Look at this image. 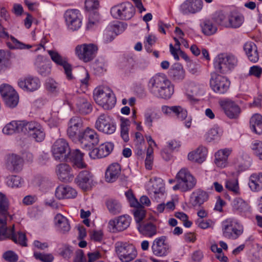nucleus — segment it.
Returning a JSON list of instances; mask_svg holds the SVG:
<instances>
[{"instance_id":"4c0bfd02","label":"nucleus","mask_w":262,"mask_h":262,"mask_svg":"<svg viewBox=\"0 0 262 262\" xmlns=\"http://www.w3.org/2000/svg\"><path fill=\"white\" fill-rule=\"evenodd\" d=\"M244 50L248 58L253 62H256L259 59L257 48L255 44L252 42H246L244 46Z\"/></svg>"},{"instance_id":"423d86ee","label":"nucleus","mask_w":262,"mask_h":262,"mask_svg":"<svg viewBox=\"0 0 262 262\" xmlns=\"http://www.w3.org/2000/svg\"><path fill=\"white\" fill-rule=\"evenodd\" d=\"M6 223L5 220L0 219V240L8 237L16 244L23 246H27V238L25 234L21 232L15 233L14 226L12 229H8L6 227Z\"/></svg>"},{"instance_id":"b1692460","label":"nucleus","mask_w":262,"mask_h":262,"mask_svg":"<svg viewBox=\"0 0 262 262\" xmlns=\"http://www.w3.org/2000/svg\"><path fill=\"white\" fill-rule=\"evenodd\" d=\"M93 175L88 170H82L75 179L76 184L84 191L90 189L93 185Z\"/></svg>"},{"instance_id":"4d7b16f0","label":"nucleus","mask_w":262,"mask_h":262,"mask_svg":"<svg viewBox=\"0 0 262 262\" xmlns=\"http://www.w3.org/2000/svg\"><path fill=\"white\" fill-rule=\"evenodd\" d=\"M99 19V14L97 12L90 13L89 15L88 22L86 25L88 30H92L96 26Z\"/></svg>"},{"instance_id":"9d476101","label":"nucleus","mask_w":262,"mask_h":262,"mask_svg":"<svg viewBox=\"0 0 262 262\" xmlns=\"http://www.w3.org/2000/svg\"><path fill=\"white\" fill-rule=\"evenodd\" d=\"M97 46L94 43H83L77 45L75 49L76 55L84 62L92 60L96 56Z\"/></svg>"},{"instance_id":"338daca9","label":"nucleus","mask_w":262,"mask_h":262,"mask_svg":"<svg viewBox=\"0 0 262 262\" xmlns=\"http://www.w3.org/2000/svg\"><path fill=\"white\" fill-rule=\"evenodd\" d=\"M262 74V68L258 66H253L250 67L248 75L259 78Z\"/></svg>"},{"instance_id":"6e6d98bb","label":"nucleus","mask_w":262,"mask_h":262,"mask_svg":"<svg viewBox=\"0 0 262 262\" xmlns=\"http://www.w3.org/2000/svg\"><path fill=\"white\" fill-rule=\"evenodd\" d=\"M251 148L254 154L259 159L262 160V141L259 140L253 141L251 143Z\"/></svg>"},{"instance_id":"f704fd0d","label":"nucleus","mask_w":262,"mask_h":262,"mask_svg":"<svg viewBox=\"0 0 262 262\" xmlns=\"http://www.w3.org/2000/svg\"><path fill=\"white\" fill-rule=\"evenodd\" d=\"M207 152V148L201 145L195 150L188 154V159L190 161L198 163H202L205 160Z\"/></svg>"},{"instance_id":"8fccbe9b","label":"nucleus","mask_w":262,"mask_h":262,"mask_svg":"<svg viewBox=\"0 0 262 262\" xmlns=\"http://www.w3.org/2000/svg\"><path fill=\"white\" fill-rule=\"evenodd\" d=\"M45 85L47 90L51 93L56 94L59 92L60 85L52 78L47 79Z\"/></svg>"},{"instance_id":"603ef678","label":"nucleus","mask_w":262,"mask_h":262,"mask_svg":"<svg viewBox=\"0 0 262 262\" xmlns=\"http://www.w3.org/2000/svg\"><path fill=\"white\" fill-rule=\"evenodd\" d=\"M7 185L11 187H19L23 182L21 178L18 176H9L6 179Z\"/></svg>"},{"instance_id":"f8f14e48","label":"nucleus","mask_w":262,"mask_h":262,"mask_svg":"<svg viewBox=\"0 0 262 262\" xmlns=\"http://www.w3.org/2000/svg\"><path fill=\"white\" fill-rule=\"evenodd\" d=\"M0 93L5 105L10 107H16L19 102L17 92L10 85L3 84L0 86Z\"/></svg>"},{"instance_id":"0e129e2a","label":"nucleus","mask_w":262,"mask_h":262,"mask_svg":"<svg viewBox=\"0 0 262 262\" xmlns=\"http://www.w3.org/2000/svg\"><path fill=\"white\" fill-rule=\"evenodd\" d=\"M115 37V35L108 26L105 29L103 33V41L105 43L111 42Z\"/></svg>"},{"instance_id":"a18cd8bd","label":"nucleus","mask_w":262,"mask_h":262,"mask_svg":"<svg viewBox=\"0 0 262 262\" xmlns=\"http://www.w3.org/2000/svg\"><path fill=\"white\" fill-rule=\"evenodd\" d=\"M162 112L166 115L171 113L176 115H186L188 113L186 109L180 105L168 106L163 105L161 107Z\"/></svg>"},{"instance_id":"f03ea898","label":"nucleus","mask_w":262,"mask_h":262,"mask_svg":"<svg viewBox=\"0 0 262 262\" xmlns=\"http://www.w3.org/2000/svg\"><path fill=\"white\" fill-rule=\"evenodd\" d=\"M93 98L96 103L105 110H111L116 102L113 92L110 88L105 86L96 88L93 92Z\"/></svg>"},{"instance_id":"20e7f679","label":"nucleus","mask_w":262,"mask_h":262,"mask_svg":"<svg viewBox=\"0 0 262 262\" xmlns=\"http://www.w3.org/2000/svg\"><path fill=\"white\" fill-rule=\"evenodd\" d=\"M237 64L236 57L232 54L226 53L219 54L213 62L214 69L222 74L230 73Z\"/></svg>"},{"instance_id":"052dcab7","label":"nucleus","mask_w":262,"mask_h":262,"mask_svg":"<svg viewBox=\"0 0 262 262\" xmlns=\"http://www.w3.org/2000/svg\"><path fill=\"white\" fill-rule=\"evenodd\" d=\"M219 137V128L216 126L209 130L205 136V140L209 142L216 140Z\"/></svg>"},{"instance_id":"5701e85b","label":"nucleus","mask_w":262,"mask_h":262,"mask_svg":"<svg viewBox=\"0 0 262 262\" xmlns=\"http://www.w3.org/2000/svg\"><path fill=\"white\" fill-rule=\"evenodd\" d=\"M203 7L202 0H186L180 6L183 14H195L200 12Z\"/></svg>"},{"instance_id":"ddd939ff","label":"nucleus","mask_w":262,"mask_h":262,"mask_svg":"<svg viewBox=\"0 0 262 262\" xmlns=\"http://www.w3.org/2000/svg\"><path fill=\"white\" fill-rule=\"evenodd\" d=\"M24 126L23 132H27L30 137L37 142H41L46 136L45 132L42 126L38 122L31 121L28 122L24 120Z\"/></svg>"},{"instance_id":"de8ad7c7","label":"nucleus","mask_w":262,"mask_h":262,"mask_svg":"<svg viewBox=\"0 0 262 262\" xmlns=\"http://www.w3.org/2000/svg\"><path fill=\"white\" fill-rule=\"evenodd\" d=\"M225 188L235 195L240 194V189L237 179H229L227 180Z\"/></svg>"},{"instance_id":"e433bc0d","label":"nucleus","mask_w":262,"mask_h":262,"mask_svg":"<svg viewBox=\"0 0 262 262\" xmlns=\"http://www.w3.org/2000/svg\"><path fill=\"white\" fill-rule=\"evenodd\" d=\"M71 168L66 163H61L57 165L56 172L58 178L62 181L67 182L73 178V175L71 173Z\"/></svg>"},{"instance_id":"412c9836","label":"nucleus","mask_w":262,"mask_h":262,"mask_svg":"<svg viewBox=\"0 0 262 262\" xmlns=\"http://www.w3.org/2000/svg\"><path fill=\"white\" fill-rule=\"evenodd\" d=\"M131 220V217L128 215H121L109 221L108 228L112 232L123 231L129 226Z\"/></svg>"},{"instance_id":"aec40b11","label":"nucleus","mask_w":262,"mask_h":262,"mask_svg":"<svg viewBox=\"0 0 262 262\" xmlns=\"http://www.w3.org/2000/svg\"><path fill=\"white\" fill-rule=\"evenodd\" d=\"M17 84L24 91L27 92L37 91L41 85L40 80L37 77L31 76L19 79Z\"/></svg>"},{"instance_id":"6e6552de","label":"nucleus","mask_w":262,"mask_h":262,"mask_svg":"<svg viewBox=\"0 0 262 262\" xmlns=\"http://www.w3.org/2000/svg\"><path fill=\"white\" fill-rule=\"evenodd\" d=\"M116 253L123 262H129L136 258L137 251L135 246L126 242H118L115 244Z\"/></svg>"},{"instance_id":"c9c22d12","label":"nucleus","mask_w":262,"mask_h":262,"mask_svg":"<svg viewBox=\"0 0 262 262\" xmlns=\"http://www.w3.org/2000/svg\"><path fill=\"white\" fill-rule=\"evenodd\" d=\"M169 75L173 81L180 82L185 78V70L181 64L176 63L170 68Z\"/></svg>"},{"instance_id":"69168bd1","label":"nucleus","mask_w":262,"mask_h":262,"mask_svg":"<svg viewBox=\"0 0 262 262\" xmlns=\"http://www.w3.org/2000/svg\"><path fill=\"white\" fill-rule=\"evenodd\" d=\"M99 6L98 0H85V7L88 11L97 9Z\"/></svg>"},{"instance_id":"6ab92c4d","label":"nucleus","mask_w":262,"mask_h":262,"mask_svg":"<svg viewBox=\"0 0 262 262\" xmlns=\"http://www.w3.org/2000/svg\"><path fill=\"white\" fill-rule=\"evenodd\" d=\"M0 38L6 39V44L8 47L10 49H30L32 46L30 45H26L22 42L19 41L14 36L9 35L6 31V29L2 25L0 26Z\"/></svg>"},{"instance_id":"58836bf2","label":"nucleus","mask_w":262,"mask_h":262,"mask_svg":"<svg viewBox=\"0 0 262 262\" xmlns=\"http://www.w3.org/2000/svg\"><path fill=\"white\" fill-rule=\"evenodd\" d=\"M203 33L207 36L215 34L217 30V25L212 18L203 20L200 24Z\"/></svg>"},{"instance_id":"37998d69","label":"nucleus","mask_w":262,"mask_h":262,"mask_svg":"<svg viewBox=\"0 0 262 262\" xmlns=\"http://www.w3.org/2000/svg\"><path fill=\"white\" fill-rule=\"evenodd\" d=\"M244 21V17L242 15L236 12H231L228 17V27L238 28Z\"/></svg>"},{"instance_id":"473e14b6","label":"nucleus","mask_w":262,"mask_h":262,"mask_svg":"<svg viewBox=\"0 0 262 262\" xmlns=\"http://www.w3.org/2000/svg\"><path fill=\"white\" fill-rule=\"evenodd\" d=\"M230 148H224L219 150L215 153L214 163L219 167L224 168L228 165V158L231 153Z\"/></svg>"},{"instance_id":"a211bd4d","label":"nucleus","mask_w":262,"mask_h":262,"mask_svg":"<svg viewBox=\"0 0 262 262\" xmlns=\"http://www.w3.org/2000/svg\"><path fill=\"white\" fill-rule=\"evenodd\" d=\"M47 52L54 62L63 67L67 78L68 79H72L73 78L72 68L71 65L68 62L67 58L61 56L56 50H48Z\"/></svg>"},{"instance_id":"7c9ffc66","label":"nucleus","mask_w":262,"mask_h":262,"mask_svg":"<svg viewBox=\"0 0 262 262\" xmlns=\"http://www.w3.org/2000/svg\"><path fill=\"white\" fill-rule=\"evenodd\" d=\"M77 195V191L72 187L63 185L57 187L55 191L56 197L60 200L64 199H73Z\"/></svg>"},{"instance_id":"72a5a7b5","label":"nucleus","mask_w":262,"mask_h":262,"mask_svg":"<svg viewBox=\"0 0 262 262\" xmlns=\"http://www.w3.org/2000/svg\"><path fill=\"white\" fill-rule=\"evenodd\" d=\"M121 168L118 163H113L106 170L105 178L106 182L113 183L117 180L121 173Z\"/></svg>"},{"instance_id":"13d9d810","label":"nucleus","mask_w":262,"mask_h":262,"mask_svg":"<svg viewBox=\"0 0 262 262\" xmlns=\"http://www.w3.org/2000/svg\"><path fill=\"white\" fill-rule=\"evenodd\" d=\"M33 256L36 260L41 262H52L54 259V257L51 254H45L35 251L33 253Z\"/></svg>"},{"instance_id":"0eeeda50","label":"nucleus","mask_w":262,"mask_h":262,"mask_svg":"<svg viewBox=\"0 0 262 262\" xmlns=\"http://www.w3.org/2000/svg\"><path fill=\"white\" fill-rule=\"evenodd\" d=\"M76 140L80 143L81 146L85 150H91L98 144L99 136L96 132L90 127H86L78 135Z\"/></svg>"},{"instance_id":"c85d7f7f","label":"nucleus","mask_w":262,"mask_h":262,"mask_svg":"<svg viewBox=\"0 0 262 262\" xmlns=\"http://www.w3.org/2000/svg\"><path fill=\"white\" fill-rule=\"evenodd\" d=\"M23 163V159L20 157L12 154L8 159L6 167L10 172L17 173L21 170Z\"/></svg>"},{"instance_id":"774afa93","label":"nucleus","mask_w":262,"mask_h":262,"mask_svg":"<svg viewBox=\"0 0 262 262\" xmlns=\"http://www.w3.org/2000/svg\"><path fill=\"white\" fill-rule=\"evenodd\" d=\"M125 195L127 199L129 200L130 206L132 207H137L139 206H141V204L135 198L132 191L128 190L127 192H125Z\"/></svg>"},{"instance_id":"3c124183","label":"nucleus","mask_w":262,"mask_h":262,"mask_svg":"<svg viewBox=\"0 0 262 262\" xmlns=\"http://www.w3.org/2000/svg\"><path fill=\"white\" fill-rule=\"evenodd\" d=\"M186 91L189 98L194 100V97L199 93V86L191 82L186 86Z\"/></svg>"},{"instance_id":"39448f33","label":"nucleus","mask_w":262,"mask_h":262,"mask_svg":"<svg viewBox=\"0 0 262 262\" xmlns=\"http://www.w3.org/2000/svg\"><path fill=\"white\" fill-rule=\"evenodd\" d=\"M223 236L231 239H236L244 231L243 225L233 218H228L222 222Z\"/></svg>"},{"instance_id":"ea45409f","label":"nucleus","mask_w":262,"mask_h":262,"mask_svg":"<svg viewBox=\"0 0 262 262\" xmlns=\"http://www.w3.org/2000/svg\"><path fill=\"white\" fill-rule=\"evenodd\" d=\"M24 120L12 121L7 124L3 129V132L6 135H12L16 131L23 132Z\"/></svg>"},{"instance_id":"49530a36","label":"nucleus","mask_w":262,"mask_h":262,"mask_svg":"<svg viewBox=\"0 0 262 262\" xmlns=\"http://www.w3.org/2000/svg\"><path fill=\"white\" fill-rule=\"evenodd\" d=\"M106 205L109 212L114 215L119 214L121 211V204L116 200L109 199L106 201Z\"/></svg>"},{"instance_id":"79ce46f5","label":"nucleus","mask_w":262,"mask_h":262,"mask_svg":"<svg viewBox=\"0 0 262 262\" xmlns=\"http://www.w3.org/2000/svg\"><path fill=\"white\" fill-rule=\"evenodd\" d=\"M9 208V202L6 195L0 192V214L2 217L0 219H4L7 221V217L9 216L10 220L12 216L8 213Z\"/></svg>"},{"instance_id":"a19ab883","label":"nucleus","mask_w":262,"mask_h":262,"mask_svg":"<svg viewBox=\"0 0 262 262\" xmlns=\"http://www.w3.org/2000/svg\"><path fill=\"white\" fill-rule=\"evenodd\" d=\"M249 186L253 191H259L262 189V172L255 173L250 177Z\"/></svg>"},{"instance_id":"4468645a","label":"nucleus","mask_w":262,"mask_h":262,"mask_svg":"<svg viewBox=\"0 0 262 262\" xmlns=\"http://www.w3.org/2000/svg\"><path fill=\"white\" fill-rule=\"evenodd\" d=\"M71 149L68 142L64 139H58L52 147L54 158L60 161H67V157Z\"/></svg>"},{"instance_id":"393cba45","label":"nucleus","mask_w":262,"mask_h":262,"mask_svg":"<svg viewBox=\"0 0 262 262\" xmlns=\"http://www.w3.org/2000/svg\"><path fill=\"white\" fill-rule=\"evenodd\" d=\"M114 144L112 142H106L101 144L98 148L93 149L89 155L93 158H102L108 156L113 151Z\"/></svg>"},{"instance_id":"9b49d317","label":"nucleus","mask_w":262,"mask_h":262,"mask_svg":"<svg viewBox=\"0 0 262 262\" xmlns=\"http://www.w3.org/2000/svg\"><path fill=\"white\" fill-rule=\"evenodd\" d=\"M210 86L212 90L217 94L226 93L230 86V81L225 76H222L216 73L210 74Z\"/></svg>"},{"instance_id":"864d4df0","label":"nucleus","mask_w":262,"mask_h":262,"mask_svg":"<svg viewBox=\"0 0 262 262\" xmlns=\"http://www.w3.org/2000/svg\"><path fill=\"white\" fill-rule=\"evenodd\" d=\"M134 207L135 208L134 209V215L135 220L138 225V224L142 222L141 221L145 217V211L142 205H141V206Z\"/></svg>"},{"instance_id":"c756f323","label":"nucleus","mask_w":262,"mask_h":262,"mask_svg":"<svg viewBox=\"0 0 262 262\" xmlns=\"http://www.w3.org/2000/svg\"><path fill=\"white\" fill-rule=\"evenodd\" d=\"M137 228L140 234L152 237L157 233V227L151 222H143L137 225Z\"/></svg>"},{"instance_id":"f3484780","label":"nucleus","mask_w":262,"mask_h":262,"mask_svg":"<svg viewBox=\"0 0 262 262\" xmlns=\"http://www.w3.org/2000/svg\"><path fill=\"white\" fill-rule=\"evenodd\" d=\"M151 250L153 254L157 256H166L170 252L167 237L163 235L155 238L152 244Z\"/></svg>"},{"instance_id":"4be33fe9","label":"nucleus","mask_w":262,"mask_h":262,"mask_svg":"<svg viewBox=\"0 0 262 262\" xmlns=\"http://www.w3.org/2000/svg\"><path fill=\"white\" fill-rule=\"evenodd\" d=\"M83 126V119L79 116H74L69 120L67 134L70 138L75 140Z\"/></svg>"},{"instance_id":"dca6fc26","label":"nucleus","mask_w":262,"mask_h":262,"mask_svg":"<svg viewBox=\"0 0 262 262\" xmlns=\"http://www.w3.org/2000/svg\"><path fill=\"white\" fill-rule=\"evenodd\" d=\"M64 17L69 30L76 31L81 27L82 16L78 10L69 9L66 11Z\"/></svg>"},{"instance_id":"bb28decb","label":"nucleus","mask_w":262,"mask_h":262,"mask_svg":"<svg viewBox=\"0 0 262 262\" xmlns=\"http://www.w3.org/2000/svg\"><path fill=\"white\" fill-rule=\"evenodd\" d=\"M232 207L234 211H237L243 216L249 217L251 215V207L240 198H235L233 200L232 203Z\"/></svg>"},{"instance_id":"e2e57ef3","label":"nucleus","mask_w":262,"mask_h":262,"mask_svg":"<svg viewBox=\"0 0 262 262\" xmlns=\"http://www.w3.org/2000/svg\"><path fill=\"white\" fill-rule=\"evenodd\" d=\"M43 120L50 127L57 126L60 122V120L57 116H46Z\"/></svg>"},{"instance_id":"a878e982","label":"nucleus","mask_w":262,"mask_h":262,"mask_svg":"<svg viewBox=\"0 0 262 262\" xmlns=\"http://www.w3.org/2000/svg\"><path fill=\"white\" fill-rule=\"evenodd\" d=\"M83 155L84 154L78 149L71 150L68 155L67 161H70L74 168H85L86 164L83 161Z\"/></svg>"},{"instance_id":"f257e3e1","label":"nucleus","mask_w":262,"mask_h":262,"mask_svg":"<svg viewBox=\"0 0 262 262\" xmlns=\"http://www.w3.org/2000/svg\"><path fill=\"white\" fill-rule=\"evenodd\" d=\"M148 90L154 96L169 99L174 93V86L164 74H156L148 82Z\"/></svg>"},{"instance_id":"680f3d73","label":"nucleus","mask_w":262,"mask_h":262,"mask_svg":"<svg viewBox=\"0 0 262 262\" xmlns=\"http://www.w3.org/2000/svg\"><path fill=\"white\" fill-rule=\"evenodd\" d=\"M152 183L151 188H150V193H157V192L164 191L165 188L164 184L161 179L155 180Z\"/></svg>"},{"instance_id":"2f4dec72","label":"nucleus","mask_w":262,"mask_h":262,"mask_svg":"<svg viewBox=\"0 0 262 262\" xmlns=\"http://www.w3.org/2000/svg\"><path fill=\"white\" fill-rule=\"evenodd\" d=\"M219 103L226 115H237L241 113V108L238 104L231 100H223Z\"/></svg>"},{"instance_id":"1a4fd4ad","label":"nucleus","mask_w":262,"mask_h":262,"mask_svg":"<svg viewBox=\"0 0 262 262\" xmlns=\"http://www.w3.org/2000/svg\"><path fill=\"white\" fill-rule=\"evenodd\" d=\"M135 9L129 2H124L112 7L111 13L116 19L128 20L134 15Z\"/></svg>"},{"instance_id":"c03bdc74","label":"nucleus","mask_w":262,"mask_h":262,"mask_svg":"<svg viewBox=\"0 0 262 262\" xmlns=\"http://www.w3.org/2000/svg\"><path fill=\"white\" fill-rule=\"evenodd\" d=\"M250 126L254 133L258 135L262 134V116H252Z\"/></svg>"},{"instance_id":"2eb2a0df","label":"nucleus","mask_w":262,"mask_h":262,"mask_svg":"<svg viewBox=\"0 0 262 262\" xmlns=\"http://www.w3.org/2000/svg\"><path fill=\"white\" fill-rule=\"evenodd\" d=\"M95 127L104 134L112 135L116 130V124L110 116H99L96 121Z\"/></svg>"},{"instance_id":"bf43d9fd","label":"nucleus","mask_w":262,"mask_h":262,"mask_svg":"<svg viewBox=\"0 0 262 262\" xmlns=\"http://www.w3.org/2000/svg\"><path fill=\"white\" fill-rule=\"evenodd\" d=\"M212 18L216 24L225 27H228V18L221 12L216 13Z\"/></svg>"},{"instance_id":"5fc2aeb1","label":"nucleus","mask_w":262,"mask_h":262,"mask_svg":"<svg viewBox=\"0 0 262 262\" xmlns=\"http://www.w3.org/2000/svg\"><path fill=\"white\" fill-rule=\"evenodd\" d=\"M116 36L123 32L127 27V24L122 22H117L114 24L108 26Z\"/></svg>"},{"instance_id":"7ed1b4c3","label":"nucleus","mask_w":262,"mask_h":262,"mask_svg":"<svg viewBox=\"0 0 262 262\" xmlns=\"http://www.w3.org/2000/svg\"><path fill=\"white\" fill-rule=\"evenodd\" d=\"M176 184L173 186V190L186 192L192 190L196 186V179L185 168L181 169L176 176Z\"/></svg>"},{"instance_id":"09e8293b","label":"nucleus","mask_w":262,"mask_h":262,"mask_svg":"<svg viewBox=\"0 0 262 262\" xmlns=\"http://www.w3.org/2000/svg\"><path fill=\"white\" fill-rule=\"evenodd\" d=\"M79 113L80 114H90L92 112V106L91 104L88 102L84 98L80 99L79 102L77 104Z\"/></svg>"},{"instance_id":"cd10ccee","label":"nucleus","mask_w":262,"mask_h":262,"mask_svg":"<svg viewBox=\"0 0 262 262\" xmlns=\"http://www.w3.org/2000/svg\"><path fill=\"white\" fill-rule=\"evenodd\" d=\"M208 198L209 194L206 191L198 189L191 194L189 203L194 207H199L206 202Z\"/></svg>"}]
</instances>
